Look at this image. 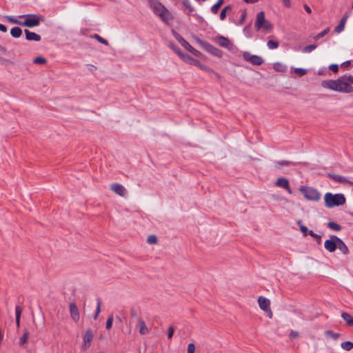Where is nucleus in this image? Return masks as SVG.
Returning <instances> with one entry per match:
<instances>
[{"label": "nucleus", "mask_w": 353, "mask_h": 353, "mask_svg": "<svg viewBox=\"0 0 353 353\" xmlns=\"http://www.w3.org/2000/svg\"><path fill=\"white\" fill-rule=\"evenodd\" d=\"M0 31L2 32H7V28L3 24L0 23Z\"/></svg>", "instance_id": "53"}, {"label": "nucleus", "mask_w": 353, "mask_h": 353, "mask_svg": "<svg viewBox=\"0 0 353 353\" xmlns=\"http://www.w3.org/2000/svg\"><path fill=\"white\" fill-rule=\"evenodd\" d=\"M294 72L299 76L302 77L307 73V70L303 68H295Z\"/></svg>", "instance_id": "44"}, {"label": "nucleus", "mask_w": 353, "mask_h": 353, "mask_svg": "<svg viewBox=\"0 0 353 353\" xmlns=\"http://www.w3.org/2000/svg\"><path fill=\"white\" fill-rule=\"evenodd\" d=\"M282 2H283V4L287 7V8H290V6H291V3H290V0H281Z\"/></svg>", "instance_id": "52"}, {"label": "nucleus", "mask_w": 353, "mask_h": 353, "mask_svg": "<svg viewBox=\"0 0 353 353\" xmlns=\"http://www.w3.org/2000/svg\"><path fill=\"white\" fill-rule=\"evenodd\" d=\"M47 62V60L42 57H37L33 59V63L35 64L43 65Z\"/></svg>", "instance_id": "35"}, {"label": "nucleus", "mask_w": 353, "mask_h": 353, "mask_svg": "<svg viewBox=\"0 0 353 353\" xmlns=\"http://www.w3.org/2000/svg\"><path fill=\"white\" fill-rule=\"evenodd\" d=\"M139 333L141 334H145L149 332V330L147 327L145 321L143 319L139 320Z\"/></svg>", "instance_id": "23"}, {"label": "nucleus", "mask_w": 353, "mask_h": 353, "mask_svg": "<svg viewBox=\"0 0 353 353\" xmlns=\"http://www.w3.org/2000/svg\"><path fill=\"white\" fill-rule=\"evenodd\" d=\"M183 6L188 9L189 12H192L194 10V8L192 6L190 0H183Z\"/></svg>", "instance_id": "40"}, {"label": "nucleus", "mask_w": 353, "mask_h": 353, "mask_svg": "<svg viewBox=\"0 0 353 353\" xmlns=\"http://www.w3.org/2000/svg\"><path fill=\"white\" fill-rule=\"evenodd\" d=\"M341 317L347 325L353 326V316L351 314L347 312H343L341 314Z\"/></svg>", "instance_id": "24"}, {"label": "nucleus", "mask_w": 353, "mask_h": 353, "mask_svg": "<svg viewBox=\"0 0 353 353\" xmlns=\"http://www.w3.org/2000/svg\"><path fill=\"white\" fill-rule=\"evenodd\" d=\"M101 299L99 298L97 299V308H96V311H95V314L94 315V319H97L101 312Z\"/></svg>", "instance_id": "31"}, {"label": "nucleus", "mask_w": 353, "mask_h": 353, "mask_svg": "<svg viewBox=\"0 0 353 353\" xmlns=\"http://www.w3.org/2000/svg\"><path fill=\"white\" fill-rule=\"evenodd\" d=\"M277 187L285 189L289 194H292V190L290 187L289 181L285 178H278L275 182Z\"/></svg>", "instance_id": "13"}, {"label": "nucleus", "mask_w": 353, "mask_h": 353, "mask_svg": "<svg viewBox=\"0 0 353 353\" xmlns=\"http://www.w3.org/2000/svg\"><path fill=\"white\" fill-rule=\"evenodd\" d=\"M242 57L248 62L251 63L255 65H260L263 63V59L261 57L258 55H253L249 52H243Z\"/></svg>", "instance_id": "9"}, {"label": "nucleus", "mask_w": 353, "mask_h": 353, "mask_svg": "<svg viewBox=\"0 0 353 353\" xmlns=\"http://www.w3.org/2000/svg\"><path fill=\"white\" fill-rule=\"evenodd\" d=\"M118 321H121V319L120 317H117Z\"/></svg>", "instance_id": "61"}, {"label": "nucleus", "mask_w": 353, "mask_h": 353, "mask_svg": "<svg viewBox=\"0 0 353 353\" xmlns=\"http://www.w3.org/2000/svg\"><path fill=\"white\" fill-rule=\"evenodd\" d=\"M149 5L154 14L158 15L165 23L172 20V17L168 9L159 0H150Z\"/></svg>", "instance_id": "2"}, {"label": "nucleus", "mask_w": 353, "mask_h": 353, "mask_svg": "<svg viewBox=\"0 0 353 353\" xmlns=\"http://www.w3.org/2000/svg\"><path fill=\"white\" fill-rule=\"evenodd\" d=\"M329 177L333 179L334 181L341 183H348L350 185H353V182L349 181L345 177L338 175V174H329Z\"/></svg>", "instance_id": "20"}, {"label": "nucleus", "mask_w": 353, "mask_h": 353, "mask_svg": "<svg viewBox=\"0 0 353 353\" xmlns=\"http://www.w3.org/2000/svg\"><path fill=\"white\" fill-rule=\"evenodd\" d=\"M273 68L275 70L279 72H284L286 70V66L281 63H275Z\"/></svg>", "instance_id": "33"}, {"label": "nucleus", "mask_w": 353, "mask_h": 353, "mask_svg": "<svg viewBox=\"0 0 353 353\" xmlns=\"http://www.w3.org/2000/svg\"><path fill=\"white\" fill-rule=\"evenodd\" d=\"M254 26L256 30H262L268 32H271L273 28L272 23L265 19L263 11H261L257 14Z\"/></svg>", "instance_id": "4"}, {"label": "nucleus", "mask_w": 353, "mask_h": 353, "mask_svg": "<svg viewBox=\"0 0 353 353\" xmlns=\"http://www.w3.org/2000/svg\"><path fill=\"white\" fill-rule=\"evenodd\" d=\"M10 34L14 38H19L22 34V30L19 27H14L10 30Z\"/></svg>", "instance_id": "25"}, {"label": "nucleus", "mask_w": 353, "mask_h": 353, "mask_svg": "<svg viewBox=\"0 0 353 353\" xmlns=\"http://www.w3.org/2000/svg\"><path fill=\"white\" fill-rule=\"evenodd\" d=\"M279 46V43L277 41L269 40L267 43V46L270 50L276 49Z\"/></svg>", "instance_id": "29"}, {"label": "nucleus", "mask_w": 353, "mask_h": 353, "mask_svg": "<svg viewBox=\"0 0 353 353\" xmlns=\"http://www.w3.org/2000/svg\"><path fill=\"white\" fill-rule=\"evenodd\" d=\"M223 0H218V1L211 8L212 12L214 14H216L221 6L223 3Z\"/></svg>", "instance_id": "27"}, {"label": "nucleus", "mask_w": 353, "mask_h": 353, "mask_svg": "<svg viewBox=\"0 0 353 353\" xmlns=\"http://www.w3.org/2000/svg\"><path fill=\"white\" fill-rule=\"evenodd\" d=\"M308 235L314 238L316 240L318 241L319 243H320L321 241V236L314 233L312 230H310V232H308Z\"/></svg>", "instance_id": "45"}, {"label": "nucleus", "mask_w": 353, "mask_h": 353, "mask_svg": "<svg viewBox=\"0 0 353 353\" xmlns=\"http://www.w3.org/2000/svg\"><path fill=\"white\" fill-rule=\"evenodd\" d=\"M204 50L216 57H221L223 54L222 52L219 49L216 48L209 43H208V44L205 46Z\"/></svg>", "instance_id": "16"}, {"label": "nucleus", "mask_w": 353, "mask_h": 353, "mask_svg": "<svg viewBox=\"0 0 353 353\" xmlns=\"http://www.w3.org/2000/svg\"><path fill=\"white\" fill-rule=\"evenodd\" d=\"M333 237H337L335 235H331L330 239L326 240L324 243V247L326 250L330 252H333L336 249V241L333 239Z\"/></svg>", "instance_id": "12"}, {"label": "nucleus", "mask_w": 353, "mask_h": 353, "mask_svg": "<svg viewBox=\"0 0 353 353\" xmlns=\"http://www.w3.org/2000/svg\"><path fill=\"white\" fill-rule=\"evenodd\" d=\"M195 345L194 343H189L188 345V353H194Z\"/></svg>", "instance_id": "49"}, {"label": "nucleus", "mask_w": 353, "mask_h": 353, "mask_svg": "<svg viewBox=\"0 0 353 353\" xmlns=\"http://www.w3.org/2000/svg\"><path fill=\"white\" fill-rule=\"evenodd\" d=\"M327 225L330 229H331L334 231L338 232L341 230V226L336 222H332V221L328 222Z\"/></svg>", "instance_id": "26"}, {"label": "nucleus", "mask_w": 353, "mask_h": 353, "mask_svg": "<svg viewBox=\"0 0 353 353\" xmlns=\"http://www.w3.org/2000/svg\"><path fill=\"white\" fill-rule=\"evenodd\" d=\"M91 37L97 39L101 43H103V44L106 45V46L108 45V41L104 39L103 38H102L101 37H100L97 34H93L92 36H91Z\"/></svg>", "instance_id": "37"}, {"label": "nucleus", "mask_w": 353, "mask_h": 353, "mask_svg": "<svg viewBox=\"0 0 353 353\" xmlns=\"http://www.w3.org/2000/svg\"><path fill=\"white\" fill-rule=\"evenodd\" d=\"M174 329L173 326H170L168 330V339H172L173 334H174Z\"/></svg>", "instance_id": "50"}, {"label": "nucleus", "mask_w": 353, "mask_h": 353, "mask_svg": "<svg viewBox=\"0 0 353 353\" xmlns=\"http://www.w3.org/2000/svg\"><path fill=\"white\" fill-rule=\"evenodd\" d=\"M216 43L220 46L226 48L230 50L232 49V45L230 41L228 38L223 37V36H220V37H217Z\"/></svg>", "instance_id": "17"}, {"label": "nucleus", "mask_w": 353, "mask_h": 353, "mask_svg": "<svg viewBox=\"0 0 353 353\" xmlns=\"http://www.w3.org/2000/svg\"><path fill=\"white\" fill-rule=\"evenodd\" d=\"M28 332H26L19 339V345H23L25 343H27L28 341Z\"/></svg>", "instance_id": "36"}, {"label": "nucleus", "mask_w": 353, "mask_h": 353, "mask_svg": "<svg viewBox=\"0 0 353 353\" xmlns=\"http://www.w3.org/2000/svg\"><path fill=\"white\" fill-rule=\"evenodd\" d=\"M290 337L295 338L298 336V332L295 331H291L290 334Z\"/></svg>", "instance_id": "54"}, {"label": "nucleus", "mask_w": 353, "mask_h": 353, "mask_svg": "<svg viewBox=\"0 0 353 353\" xmlns=\"http://www.w3.org/2000/svg\"><path fill=\"white\" fill-rule=\"evenodd\" d=\"M245 2L248 3H254L257 2L259 0H243Z\"/></svg>", "instance_id": "56"}, {"label": "nucleus", "mask_w": 353, "mask_h": 353, "mask_svg": "<svg viewBox=\"0 0 353 353\" xmlns=\"http://www.w3.org/2000/svg\"><path fill=\"white\" fill-rule=\"evenodd\" d=\"M69 311H70V314L71 319L74 322H76V323L78 322L80 319V314H79V311L77 307V305H76V303L74 302H71L70 303Z\"/></svg>", "instance_id": "11"}, {"label": "nucleus", "mask_w": 353, "mask_h": 353, "mask_svg": "<svg viewBox=\"0 0 353 353\" xmlns=\"http://www.w3.org/2000/svg\"><path fill=\"white\" fill-rule=\"evenodd\" d=\"M347 18H348V14H345L343 17V18L341 19L339 24L335 28L334 31L336 33H340V32H341L344 30L345 25V23L347 21Z\"/></svg>", "instance_id": "22"}, {"label": "nucleus", "mask_w": 353, "mask_h": 353, "mask_svg": "<svg viewBox=\"0 0 353 353\" xmlns=\"http://www.w3.org/2000/svg\"><path fill=\"white\" fill-rule=\"evenodd\" d=\"M299 190L306 200L318 201L321 199L320 192L313 187L301 185Z\"/></svg>", "instance_id": "5"}, {"label": "nucleus", "mask_w": 353, "mask_h": 353, "mask_svg": "<svg viewBox=\"0 0 353 353\" xmlns=\"http://www.w3.org/2000/svg\"><path fill=\"white\" fill-rule=\"evenodd\" d=\"M325 335L326 336H330L331 337L332 339H333L334 340H337L339 336H340V334L339 333H335L332 330H326L325 332Z\"/></svg>", "instance_id": "30"}, {"label": "nucleus", "mask_w": 353, "mask_h": 353, "mask_svg": "<svg viewBox=\"0 0 353 353\" xmlns=\"http://www.w3.org/2000/svg\"><path fill=\"white\" fill-rule=\"evenodd\" d=\"M341 347L346 351H350L353 348V343L351 341H345L341 343Z\"/></svg>", "instance_id": "28"}, {"label": "nucleus", "mask_w": 353, "mask_h": 353, "mask_svg": "<svg viewBox=\"0 0 353 353\" xmlns=\"http://www.w3.org/2000/svg\"><path fill=\"white\" fill-rule=\"evenodd\" d=\"M330 31V28H327L323 31L321 32L320 33L317 34L314 37V40H319V39L323 37L325 34H327Z\"/></svg>", "instance_id": "38"}, {"label": "nucleus", "mask_w": 353, "mask_h": 353, "mask_svg": "<svg viewBox=\"0 0 353 353\" xmlns=\"http://www.w3.org/2000/svg\"><path fill=\"white\" fill-rule=\"evenodd\" d=\"M329 68L334 72H337L339 70V65L336 64H331Z\"/></svg>", "instance_id": "51"}, {"label": "nucleus", "mask_w": 353, "mask_h": 353, "mask_svg": "<svg viewBox=\"0 0 353 353\" xmlns=\"http://www.w3.org/2000/svg\"><path fill=\"white\" fill-rule=\"evenodd\" d=\"M113 316L112 315H110L106 321V323H105V328L107 330H110L112 326V323H113Z\"/></svg>", "instance_id": "41"}, {"label": "nucleus", "mask_w": 353, "mask_h": 353, "mask_svg": "<svg viewBox=\"0 0 353 353\" xmlns=\"http://www.w3.org/2000/svg\"><path fill=\"white\" fill-rule=\"evenodd\" d=\"M93 339V334L90 330H88L84 334L83 336V347L84 349H87L90 346L91 341Z\"/></svg>", "instance_id": "18"}, {"label": "nucleus", "mask_w": 353, "mask_h": 353, "mask_svg": "<svg viewBox=\"0 0 353 353\" xmlns=\"http://www.w3.org/2000/svg\"><path fill=\"white\" fill-rule=\"evenodd\" d=\"M111 190L119 196H124L126 194V190L122 185L114 183L111 185Z\"/></svg>", "instance_id": "15"}, {"label": "nucleus", "mask_w": 353, "mask_h": 353, "mask_svg": "<svg viewBox=\"0 0 353 353\" xmlns=\"http://www.w3.org/2000/svg\"><path fill=\"white\" fill-rule=\"evenodd\" d=\"M181 57H182V60L185 63H186L188 64H190V65H196V66H197L198 68H199L202 70H204V71H206V72H213V70L212 69H211L210 68H209L208 66H207L205 65L202 64L199 61H198L197 59H194L193 57H192L189 54L181 55Z\"/></svg>", "instance_id": "7"}, {"label": "nucleus", "mask_w": 353, "mask_h": 353, "mask_svg": "<svg viewBox=\"0 0 353 353\" xmlns=\"http://www.w3.org/2000/svg\"><path fill=\"white\" fill-rule=\"evenodd\" d=\"M245 17V13L244 12L242 15L241 21H243L244 20Z\"/></svg>", "instance_id": "59"}, {"label": "nucleus", "mask_w": 353, "mask_h": 353, "mask_svg": "<svg viewBox=\"0 0 353 353\" xmlns=\"http://www.w3.org/2000/svg\"><path fill=\"white\" fill-rule=\"evenodd\" d=\"M316 48V45H315V44L309 45L307 46H305L303 49V52H312V50H314Z\"/></svg>", "instance_id": "43"}, {"label": "nucleus", "mask_w": 353, "mask_h": 353, "mask_svg": "<svg viewBox=\"0 0 353 353\" xmlns=\"http://www.w3.org/2000/svg\"><path fill=\"white\" fill-rule=\"evenodd\" d=\"M296 163L290 161H275L274 166L277 170H281L283 167L295 166Z\"/></svg>", "instance_id": "14"}, {"label": "nucleus", "mask_w": 353, "mask_h": 353, "mask_svg": "<svg viewBox=\"0 0 353 353\" xmlns=\"http://www.w3.org/2000/svg\"><path fill=\"white\" fill-rule=\"evenodd\" d=\"M350 63V61H346V62H344V63L342 64V65H345V66H346V65H349Z\"/></svg>", "instance_id": "58"}, {"label": "nucleus", "mask_w": 353, "mask_h": 353, "mask_svg": "<svg viewBox=\"0 0 353 353\" xmlns=\"http://www.w3.org/2000/svg\"><path fill=\"white\" fill-rule=\"evenodd\" d=\"M157 242V238L154 235H150L148 238V243L150 244H155Z\"/></svg>", "instance_id": "48"}, {"label": "nucleus", "mask_w": 353, "mask_h": 353, "mask_svg": "<svg viewBox=\"0 0 353 353\" xmlns=\"http://www.w3.org/2000/svg\"><path fill=\"white\" fill-rule=\"evenodd\" d=\"M5 18L10 23L21 26V21L12 16H6Z\"/></svg>", "instance_id": "32"}, {"label": "nucleus", "mask_w": 353, "mask_h": 353, "mask_svg": "<svg viewBox=\"0 0 353 353\" xmlns=\"http://www.w3.org/2000/svg\"><path fill=\"white\" fill-rule=\"evenodd\" d=\"M21 313H22V308L20 306L17 305L15 307L16 319H20Z\"/></svg>", "instance_id": "46"}, {"label": "nucleus", "mask_w": 353, "mask_h": 353, "mask_svg": "<svg viewBox=\"0 0 353 353\" xmlns=\"http://www.w3.org/2000/svg\"><path fill=\"white\" fill-rule=\"evenodd\" d=\"M18 17L24 19L21 21V26L28 28L38 26L41 22V17L34 14H22L19 15Z\"/></svg>", "instance_id": "6"}, {"label": "nucleus", "mask_w": 353, "mask_h": 353, "mask_svg": "<svg viewBox=\"0 0 353 353\" xmlns=\"http://www.w3.org/2000/svg\"><path fill=\"white\" fill-rule=\"evenodd\" d=\"M258 303L260 307V308L265 311V312H269L270 315L269 316L272 317V312L270 310V301L268 299H266L263 296H260L258 299Z\"/></svg>", "instance_id": "10"}, {"label": "nucleus", "mask_w": 353, "mask_h": 353, "mask_svg": "<svg viewBox=\"0 0 353 353\" xmlns=\"http://www.w3.org/2000/svg\"><path fill=\"white\" fill-rule=\"evenodd\" d=\"M176 39L179 42V43L187 50L191 52L192 54L196 57H201V53L194 48L188 41H186L181 36H180L178 33H174Z\"/></svg>", "instance_id": "8"}, {"label": "nucleus", "mask_w": 353, "mask_h": 353, "mask_svg": "<svg viewBox=\"0 0 353 353\" xmlns=\"http://www.w3.org/2000/svg\"><path fill=\"white\" fill-rule=\"evenodd\" d=\"M232 9V7L230 6H228L225 7L220 13V19L224 20L226 17V13L228 10H230Z\"/></svg>", "instance_id": "34"}, {"label": "nucleus", "mask_w": 353, "mask_h": 353, "mask_svg": "<svg viewBox=\"0 0 353 353\" xmlns=\"http://www.w3.org/2000/svg\"><path fill=\"white\" fill-rule=\"evenodd\" d=\"M17 327H19L20 325V319H16Z\"/></svg>", "instance_id": "57"}, {"label": "nucleus", "mask_w": 353, "mask_h": 353, "mask_svg": "<svg viewBox=\"0 0 353 353\" xmlns=\"http://www.w3.org/2000/svg\"><path fill=\"white\" fill-rule=\"evenodd\" d=\"M132 316H135V315H136V313H135V312H132Z\"/></svg>", "instance_id": "60"}, {"label": "nucleus", "mask_w": 353, "mask_h": 353, "mask_svg": "<svg viewBox=\"0 0 353 353\" xmlns=\"http://www.w3.org/2000/svg\"><path fill=\"white\" fill-rule=\"evenodd\" d=\"M170 48L174 50V52L177 54V55L182 59V57L181 55H187L188 54H185V53H183L180 49L176 47V46L174 45H171L170 46Z\"/></svg>", "instance_id": "39"}, {"label": "nucleus", "mask_w": 353, "mask_h": 353, "mask_svg": "<svg viewBox=\"0 0 353 353\" xmlns=\"http://www.w3.org/2000/svg\"><path fill=\"white\" fill-rule=\"evenodd\" d=\"M325 205L327 208H331L335 206H340L345 203V197L343 194H333L327 192L324 196Z\"/></svg>", "instance_id": "3"}, {"label": "nucleus", "mask_w": 353, "mask_h": 353, "mask_svg": "<svg viewBox=\"0 0 353 353\" xmlns=\"http://www.w3.org/2000/svg\"><path fill=\"white\" fill-rule=\"evenodd\" d=\"M298 224L299 225L300 230L303 234V235L304 236L308 235V232H310V230H308V228L306 226L301 224V221H299Z\"/></svg>", "instance_id": "42"}, {"label": "nucleus", "mask_w": 353, "mask_h": 353, "mask_svg": "<svg viewBox=\"0 0 353 353\" xmlns=\"http://www.w3.org/2000/svg\"><path fill=\"white\" fill-rule=\"evenodd\" d=\"M353 76L344 75L336 80L323 81L322 86L343 93L353 92Z\"/></svg>", "instance_id": "1"}, {"label": "nucleus", "mask_w": 353, "mask_h": 353, "mask_svg": "<svg viewBox=\"0 0 353 353\" xmlns=\"http://www.w3.org/2000/svg\"><path fill=\"white\" fill-rule=\"evenodd\" d=\"M304 8L307 13H311V9L307 5H304Z\"/></svg>", "instance_id": "55"}, {"label": "nucleus", "mask_w": 353, "mask_h": 353, "mask_svg": "<svg viewBox=\"0 0 353 353\" xmlns=\"http://www.w3.org/2000/svg\"><path fill=\"white\" fill-rule=\"evenodd\" d=\"M26 38L28 41H39L41 40V36L35 32H30L28 30H25Z\"/></svg>", "instance_id": "21"}, {"label": "nucleus", "mask_w": 353, "mask_h": 353, "mask_svg": "<svg viewBox=\"0 0 353 353\" xmlns=\"http://www.w3.org/2000/svg\"><path fill=\"white\" fill-rule=\"evenodd\" d=\"M336 241V248H338L343 254H347L349 250L345 243L339 237H333Z\"/></svg>", "instance_id": "19"}, {"label": "nucleus", "mask_w": 353, "mask_h": 353, "mask_svg": "<svg viewBox=\"0 0 353 353\" xmlns=\"http://www.w3.org/2000/svg\"><path fill=\"white\" fill-rule=\"evenodd\" d=\"M194 39L196 42H197L203 49L205 46L208 44V42L201 40L199 38L196 37H194Z\"/></svg>", "instance_id": "47"}]
</instances>
